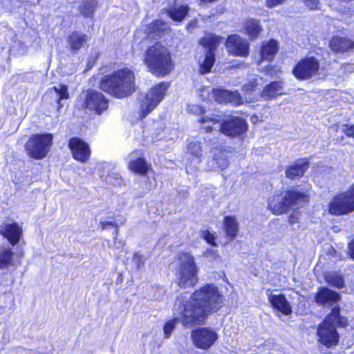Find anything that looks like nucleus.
<instances>
[{
	"label": "nucleus",
	"mask_w": 354,
	"mask_h": 354,
	"mask_svg": "<svg viewBox=\"0 0 354 354\" xmlns=\"http://www.w3.org/2000/svg\"><path fill=\"white\" fill-rule=\"evenodd\" d=\"M143 63L148 71L157 77H165L174 69L171 53L158 41L147 48L143 55Z\"/></svg>",
	"instance_id": "7ed1b4c3"
},
{
	"label": "nucleus",
	"mask_w": 354,
	"mask_h": 354,
	"mask_svg": "<svg viewBox=\"0 0 354 354\" xmlns=\"http://www.w3.org/2000/svg\"><path fill=\"white\" fill-rule=\"evenodd\" d=\"M165 23L159 19L152 21L147 27L148 32L149 34L158 35L163 31V26Z\"/></svg>",
	"instance_id": "4c0bfd02"
},
{
	"label": "nucleus",
	"mask_w": 354,
	"mask_h": 354,
	"mask_svg": "<svg viewBox=\"0 0 354 354\" xmlns=\"http://www.w3.org/2000/svg\"><path fill=\"white\" fill-rule=\"evenodd\" d=\"M15 252L8 247H0V269L16 266Z\"/></svg>",
	"instance_id": "c85d7f7f"
},
{
	"label": "nucleus",
	"mask_w": 354,
	"mask_h": 354,
	"mask_svg": "<svg viewBox=\"0 0 354 354\" xmlns=\"http://www.w3.org/2000/svg\"><path fill=\"white\" fill-rule=\"evenodd\" d=\"M187 152L192 156L200 158L203 156L201 143L198 141L190 142L187 145Z\"/></svg>",
	"instance_id": "c9c22d12"
},
{
	"label": "nucleus",
	"mask_w": 354,
	"mask_h": 354,
	"mask_svg": "<svg viewBox=\"0 0 354 354\" xmlns=\"http://www.w3.org/2000/svg\"><path fill=\"white\" fill-rule=\"evenodd\" d=\"M213 159L214 160L217 167L222 170L227 168L229 165V161L227 157L223 153L214 154Z\"/></svg>",
	"instance_id": "ea45409f"
},
{
	"label": "nucleus",
	"mask_w": 354,
	"mask_h": 354,
	"mask_svg": "<svg viewBox=\"0 0 354 354\" xmlns=\"http://www.w3.org/2000/svg\"><path fill=\"white\" fill-rule=\"evenodd\" d=\"M286 0H266V6L268 8H273L282 4Z\"/></svg>",
	"instance_id": "37998d69"
},
{
	"label": "nucleus",
	"mask_w": 354,
	"mask_h": 354,
	"mask_svg": "<svg viewBox=\"0 0 354 354\" xmlns=\"http://www.w3.org/2000/svg\"><path fill=\"white\" fill-rule=\"evenodd\" d=\"M97 3L95 0H82L79 6V11L85 18L92 19L94 16Z\"/></svg>",
	"instance_id": "7c9ffc66"
},
{
	"label": "nucleus",
	"mask_w": 354,
	"mask_h": 354,
	"mask_svg": "<svg viewBox=\"0 0 354 354\" xmlns=\"http://www.w3.org/2000/svg\"><path fill=\"white\" fill-rule=\"evenodd\" d=\"M341 70L344 74L352 73L354 72V64H344L341 66Z\"/></svg>",
	"instance_id": "c03bdc74"
},
{
	"label": "nucleus",
	"mask_w": 354,
	"mask_h": 354,
	"mask_svg": "<svg viewBox=\"0 0 354 354\" xmlns=\"http://www.w3.org/2000/svg\"><path fill=\"white\" fill-rule=\"evenodd\" d=\"M99 88L116 99L129 97L136 91L135 72L131 67L118 68L102 77Z\"/></svg>",
	"instance_id": "f03ea898"
},
{
	"label": "nucleus",
	"mask_w": 354,
	"mask_h": 354,
	"mask_svg": "<svg viewBox=\"0 0 354 354\" xmlns=\"http://www.w3.org/2000/svg\"><path fill=\"white\" fill-rule=\"evenodd\" d=\"M212 95L214 100L220 104L230 103L234 106H239L243 103L242 97L238 91H229L220 88L212 89Z\"/></svg>",
	"instance_id": "a211bd4d"
},
{
	"label": "nucleus",
	"mask_w": 354,
	"mask_h": 354,
	"mask_svg": "<svg viewBox=\"0 0 354 354\" xmlns=\"http://www.w3.org/2000/svg\"><path fill=\"white\" fill-rule=\"evenodd\" d=\"M324 278L327 283L337 288H341L344 285L343 277L337 272H326L324 274Z\"/></svg>",
	"instance_id": "473e14b6"
},
{
	"label": "nucleus",
	"mask_w": 354,
	"mask_h": 354,
	"mask_svg": "<svg viewBox=\"0 0 354 354\" xmlns=\"http://www.w3.org/2000/svg\"><path fill=\"white\" fill-rule=\"evenodd\" d=\"M292 74L299 80L310 77V57H306L298 62L292 69Z\"/></svg>",
	"instance_id": "cd10ccee"
},
{
	"label": "nucleus",
	"mask_w": 354,
	"mask_h": 354,
	"mask_svg": "<svg viewBox=\"0 0 354 354\" xmlns=\"http://www.w3.org/2000/svg\"><path fill=\"white\" fill-rule=\"evenodd\" d=\"M223 295L212 283H207L194 290L188 299L178 297V317L166 322L163 326L164 336L169 338L177 320L187 328L204 325L209 316L217 313L223 306Z\"/></svg>",
	"instance_id": "f257e3e1"
},
{
	"label": "nucleus",
	"mask_w": 354,
	"mask_h": 354,
	"mask_svg": "<svg viewBox=\"0 0 354 354\" xmlns=\"http://www.w3.org/2000/svg\"><path fill=\"white\" fill-rule=\"evenodd\" d=\"M339 299V295L328 288H322L316 297V301L319 304L333 305Z\"/></svg>",
	"instance_id": "c756f323"
},
{
	"label": "nucleus",
	"mask_w": 354,
	"mask_h": 354,
	"mask_svg": "<svg viewBox=\"0 0 354 354\" xmlns=\"http://www.w3.org/2000/svg\"><path fill=\"white\" fill-rule=\"evenodd\" d=\"M169 86V82H162L153 86L145 94L139 102L138 118L143 120L153 111L163 100Z\"/></svg>",
	"instance_id": "1a4fd4ad"
},
{
	"label": "nucleus",
	"mask_w": 354,
	"mask_h": 354,
	"mask_svg": "<svg viewBox=\"0 0 354 354\" xmlns=\"http://www.w3.org/2000/svg\"><path fill=\"white\" fill-rule=\"evenodd\" d=\"M239 31L249 40L254 41L262 34L263 28L259 19L247 17L243 20Z\"/></svg>",
	"instance_id": "6ab92c4d"
},
{
	"label": "nucleus",
	"mask_w": 354,
	"mask_h": 354,
	"mask_svg": "<svg viewBox=\"0 0 354 354\" xmlns=\"http://www.w3.org/2000/svg\"><path fill=\"white\" fill-rule=\"evenodd\" d=\"M49 90H53L58 94V97L56 100V102L58 104V108H61L62 106L61 102L63 100H67L69 98L70 95L68 91V86L66 84H59V88L56 86H53L50 88Z\"/></svg>",
	"instance_id": "f704fd0d"
},
{
	"label": "nucleus",
	"mask_w": 354,
	"mask_h": 354,
	"mask_svg": "<svg viewBox=\"0 0 354 354\" xmlns=\"http://www.w3.org/2000/svg\"><path fill=\"white\" fill-rule=\"evenodd\" d=\"M178 266L176 271V283L182 289L193 288L198 283L199 268L194 257L189 252H179Z\"/></svg>",
	"instance_id": "423d86ee"
},
{
	"label": "nucleus",
	"mask_w": 354,
	"mask_h": 354,
	"mask_svg": "<svg viewBox=\"0 0 354 354\" xmlns=\"http://www.w3.org/2000/svg\"><path fill=\"white\" fill-rule=\"evenodd\" d=\"M0 235L6 239L12 246H15L22 238L23 230L16 221L3 223L0 225Z\"/></svg>",
	"instance_id": "f3484780"
},
{
	"label": "nucleus",
	"mask_w": 354,
	"mask_h": 354,
	"mask_svg": "<svg viewBox=\"0 0 354 354\" xmlns=\"http://www.w3.org/2000/svg\"><path fill=\"white\" fill-rule=\"evenodd\" d=\"M266 75H272V73H277V71L274 66L267 65L263 69Z\"/></svg>",
	"instance_id": "de8ad7c7"
},
{
	"label": "nucleus",
	"mask_w": 354,
	"mask_h": 354,
	"mask_svg": "<svg viewBox=\"0 0 354 354\" xmlns=\"http://www.w3.org/2000/svg\"><path fill=\"white\" fill-rule=\"evenodd\" d=\"M349 256L352 259L354 260V238L348 244V252Z\"/></svg>",
	"instance_id": "09e8293b"
},
{
	"label": "nucleus",
	"mask_w": 354,
	"mask_h": 354,
	"mask_svg": "<svg viewBox=\"0 0 354 354\" xmlns=\"http://www.w3.org/2000/svg\"><path fill=\"white\" fill-rule=\"evenodd\" d=\"M223 229L225 237L229 241L234 240L239 232V225L235 216H225L223 220Z\"/></svg>",
	"instance_id": "a878e982"
},
{
	"label": "nucleus",
	"mask_w": 354,
	"mask_h": 354,
	"mask_svg": "<svg viewBox=\"0 0 354 354\" xmlns=\"http://www.w3.org/2000/svg\"><path fill=\"white\" fill-rule=\"evenodd\" d=\"M329 48L336 53H348L354 49V41L348 37L333 36L330 39Z\"/></svg>",
	"instance_id": "b1692460"
},
{
	"label": "nucleus",
	"mask_w": 354,
	"mask_h": 354,
	"mask_svg": "<svg viewBox=\"0 0 354 354\" xmlns=\"http://www.w3.org/2000/svg\"><path fill=\"white\" fill-rule=\"evenodd\" d=\"M270 306L276 311L283 315L288 316L292 313V308L288 301L285 295L279 293L277 295L270 294L268 295Z\"/></svg>",
	"instance_id": "aec40b11"
},
{
	"label": "nucleus",
	"mask_w": 354,
	"mask_h": 354,
	"mask_svg": "<svg viewBox=\"0 0 354 354\" xmlns=\"http://www.w3.org/2000/svg\"><path fill=\"white\" fill-rule=\"evenodd\" d=\"M88 37L86 34L78 31L71 32L66 37V42L69 49L73 53H77L82 47L87 44Z\"/></svg>",
	"instance_id": "393cba45"
},
{
	"label": "nucleus",
	"mask_w": 354,
	"mask_h": 354,
	"mask_svg": "<svg viewBox=\"0 0 354 354\" xmlns=\"http://www.w3.org/2000/svg\"><path fill=\"white\" fill-rule=\"evenodd\" d=\"M248 129V124L245 119L239 116H231L222 120L218 131L227 137L234 138L244 135Z\"/></svg>",
	"instance_id": "ddd939ff"
},
{
	"label": "nucleus",
	"mask_w": 354,
	"mask_h": 354,
	"mask_svg": "<svg viewBox=\"0 0 354 354\" xmlns=\"http://www.w3.org/2000/svg\"><path fill=\"white\" fill-rule=\"evenodd\" d=\"M329 212L340 216L354 210V184L345 192L335 196L329 203Z\"/></svg>",
	"instance_id": "9d476101"
},
{
	"label": "nucleus",
	"mask_w": 354,
	"mask_h": 354,
	"mask_svg": "<svg viewBox=\"0 0 354 354\" xmlns=\"http://www.w3.org/2000/svg\"><path fill=\"white\" fill-rule=\"evenodd\" d=\"M299 221V213L296 211L292 212L288 218V221L290 225L297 223Z\"/></svg>",
	"instance_id": "49530a36"
},
{
	"label": "nucleus",
	"mask_w": 354,
	"mask_h": 354,
	"mask_svg": "<svg viewBox=\"0 0 354 354\" xmlns=\"http://www.w3.org/2000/svg\"><path fill=\"white\" fill-rule=\"evenodd\" d=\"M53 136L50 133H34L26 141L24 149L27 156L34 160H42L49 153Z\"/></svg>",
	"instance_id": "6e6552de"
},
{
	"label": "nucleus",
	"mask_w": 354,
	"mask_h": 354,
	"mask_svg": "<svg viewBox=\"0 0 354 354\" xmlns=\"http://www.w3.org/2000/svg\"><path fill=\"white\" fill-rule=\"evenodd\" d=\"M118 223L115 221H101L100 222V227L101 230H108L109 227L113 228L116 227Z\"/></svg>",
	"instance_id": "79ce46f5"
},
{
	"label": "nucleus",
	"mask_w": 354,
	"mask_h": 354,
	"mask_svg": "<svg viewBox=\"0 0 354 354\" xmlns=\"http://www.w3.org/2000/svg\"><path fill=\"white\" fill-rule=\"evenodd\" d=\"M309 167L307 159H297L290 164L285 170L286 177L291 180L301 178Z\"/></svg>",
	"instance_id": "5701e85b"
},
{
	"label": "nucleus",
	"mask_w": 354,
	"mask_h": 354,
	"mask_svg": "<svg viewBox=\"0 0 354 354\" xmlns=\"http://www.w3.org/2000/svg\"><path fill=\"white\" fill-rule=\"evenodd\" d=\"M189 8L187 6H180L178 8H171L167 10L168 16L176 21H182L187 15Z\"/></svg>",
	"instance_id": "2f4dec72"
},
{
	"label": "nucleus",
	"mask_w": 354,
	"mask_h": 354,
	"mask_svg": "<svg viewBox=\"0 0 354 354\" xmlns=\"http://www.w3.org/2000/svg\"><path fill=\"white\" fill-rule=\"evenodd\" d=\"M319 2L318 0H311V10L317 9Z\"/></svg>",
	"instance_id": "3c124183"
},
{
	"label": "nucleus",
	"mask_w": 354,
	"mask_h": 354,
	"mask_svg": "<svg viewBox=\"0 0 354 354\" xmlns=\"http://www.w3.org/2000/svg\"><path fill=\"white\" fill-rule=\"evenodd\" d=\"M81 107L82 109L88 110L100 115L108 109L109 100L102 93L88 88L84 95Z\"/></svg>",
	"instance_id": "9b49d317"
},
{
	"label": "nucleus",
	"mask_w": 354,
	"mask_h": 354,
	"mask_svg": "<svg viewBox=\"0 0 354 354\" xmlns=\"http://www.w3.org/2000/svg\"><path fill=\"white\" fill-rule=\"evenodd\" d=\"M203 257L205 258H212V259H216L219 257L218 250L212 248H207L203 252Z\"/></svg>",
	"instance_id": "a19ab883"
},
{
	"label": "nucleus",
	"mask_w": 354,
	"mask_h": 354,
	"mask_svg": "<svg viewBox=\"0 0 354 354\" xmlns=\"http://www.w3.org/2000/svg\"><path fill=\"white\" fill-rule=\"evenodd\" d=\"M223 38L212 32H206L198 40L205 52L201 61L198 62V71L200 75L209 73L216 62V53L218 47L222 43Z\"/></svg>",
	"instance_id": "0eeeda50"
},
{
	"label": "nucleus",
	"mask_w": 354,
	"mask_h": 354,
	"mask_svg": "<svg viewBox=\"0 0 354 354\" xmlns=\"http://www.w3.org/2000/svg\"><path fill=\"white\" fill-rule=\"evenodd\" d=\"M127 167L131 172L145 176L151 169V165L147 162L143 156H139L128 162Z\"/></svg>",
	"instance_id": "bb28decb"
},
{
	"label": "nucleus",
	"mask_w": 354,
	"mask_h": 354,
	"mask_svg": "<svg viewBox=\"0 0 354 354\" xmlns=\"http://www.w3.org/2000/svg\"><path fill=\"white\" fill-rule=\"evenodd\" d=\"M201 237L207 243L212 246H217L216 232H211L208 230H203L201 232Z\"/></svg>",
	"instance_id": "58836bf2"
},
{
	"label": "nucleus",
	"mask_w": 354,
	"mask_h": 354,
	"mask_svg": "<svg viewBox=\"0 0 354 354\" xmlns=\"http://www.w3.org/2000/svg\"><path fill=\"white\" fill-rule=\"evenodd\" d=\"M216 332L209 327H198L191 332V339L196 348L208 350L218 339Z\"/></svg>",
	"instance_id": "4468645a"
},
{
	"label": "nucleus",
	"mask_w": 354,
	"mask_h": 354,
	"mask_svg": "<svg viewBox=\"0 0 354 354\" xmlns=\"http://www.w3.org/2000/svg\"><path fill=\"white\" fill-rule=\"evenodd\" d=\"M279 50V44L277 40L271 38L261 43L259 49L260 60L272 62Z\"/></svg>",
	"instance_id": "412c9836"
},
{
	"label": "nucleus",
	"mask_w": 354,
	"mask_h": 354,
	"mask_svg": "<svg viewBox=\"0 0 354 354\" xmlns=\"http://www.w3.org/2000/svg\"><path fill=\"white\" fill-rule=\"evenodd\" d=\"M119 232H120V225L118 223L116 225V227H113V239L114 242L117 240V239L119 236Z\"/></svg>",
	"instance_id": "8fccbe9b"
},
{
	"label": "nucleus",
	"mask_w": 354,
	"mask_h": 354,
	"mask_svg": "<svg viewBox=\"0 0 354 354\" xmlns=\"http://www.w3.org/2000/svg\"><path fill=\"white\" fill-rule=\"evenodd\" d=\"M191 111L198 118L197 122L200 124V129L203 132L210 133L215 130L217 126L220 127V124L222 122L220 115L208 114L203 106L198 104L193 105Z\"/></svg>",
	"instance_id": "f8f14e48"
},
{
	"label": "nucleus",
	"mask_w": 354,
	"mask_h": 354,
	"mask_svg": "<svg viewBox=\"0 0 354 354\" xmlns=\"http://www.w3.org/2000/svg\"><path fill=\"white\" fill-rule=\"evenodd\" d=\"M133 257L138 260H139L141 258V256L138 253H135L133 255Z\"/></svg>",
	"instance_id": "603ef678"
},
{
	"label": "nucleus",
	"mask_w": 354,
	"mask_h": 354,
	"mask_svg": "<svg viewBox=\"0 0 354 354\" xmlns=\"http://www.w3.org/2000/svg\"><path fill=\"white\" fill-rule=\"evenodd\" d=\"M285 82L283 80L271 81L263 88L260 96L265 100H272L278 96L286 94L284 91Z\"/></svg>",
	"instance_id": "4be33fe9"
},
{
	"label": "nucleus",
	"mask_w": 354,
	"mask_h": 354,
	"mask_svg": "<svg viewBox=\"0 0 354 354\" xmlns=\"http://www.w3.org/2000/svg\"><path fill=\"white\" fill-rule=\"evenodd\" d=\"M308 195L300 191L287 189L277 191L268 199L267 209L273 215L287 214L291 209L297 208L308 203Z\"/></svg>",
	"instance_id": "20e7f679"
},
{
	"label": "nucleus",
	"mask_w": 354,
	"mask_h": 354,
	"mask_svg": "<svg viewBox=\"0 0 354 354\" xmlns=\"http://www.w3.org/2000/svg\"><path fill=\"white\" fill-rule=\"evenodd\" d=\"M259 88V84L257 78L250 80L242 86V91L245 95H250Z\"/></svg>",
	"instance_id": "e433bc0d"
},
{
	"label": "nucleus",
	"mask_w": 354,
	"mask_h": 354,
	"mask_svg": "<svg viewBox=\"0 0 354 354\" xmlns=\"http://www.w3.org/2000/svg\"><path fill=\"white\" fill-rule=\"evenodd\" d=\"M311 80L324 79L326 76V72L324 68H320L317 60L311 57Z\"/></svg>",
	"instance_id": "72a5a7b5"
},
{
	"label": "nucleus",
	"mask_w": 354,
	"mask_h": 354,
	"mask_svg": "<svg viewBox=\"0 0 354 354\" xmlns=\"http://www.w3.org/2000/svg\"><path fill=\"white\" fill-rule=\"evenodd\" d=\"M343 131L347 136L354 138V126L346 124L344 127Z\"/></svg>",
	"instance_id": "a18cd8bd"
},
{
	"label": "nucleus",
	"mask_w": 354,
	"mask_h": 354,
	"mask_svg": "<svg viewBox=\"0 0 354 354\" xmlns=\"http://www.w3.org/2000/svg\"><path fill=\"white\" fill-rule=\"evenodd\" d=\"M68 147L70 149L74 160L86 162L91 157V151L88 144L79 137H72L69 139Z\"/></svg>",
	"instance_id": "dca6fc26"
},
{
	"label": "nucleus",
	"mask_w": 354,
	"mask_h": 354,
	"mask_svg": "<svg viewBox=\"0 0 354 354\" xmlns=\"http://www.w3.org/2000/svg\"><path fill=\"white\" fill-rule=\"evenodd\" d=\"M348 325V319L340 315V307L338 305L334 306L317 328L319 342L329 348L336 346L339 339L336 326L345 328Z\"/></svg>",
	"instance_id": "39448f33"
},
{
	"label": "nucleus",
	"mask_w": 354,
	"mask_h": 354,
	"mask_svg": "<svg viewBox=\"0 0 354 354\" xmlns=\"http://www.w3.org/2000/svg\"><path fill=\"white\" fill-rule=\"evenodd\" d=\"M225 46L229 55L246 58L250 55V43L237 34L229 35Z\"/></svg>",
	"instance_id": "2eb2a0df"
}]
</instances>
